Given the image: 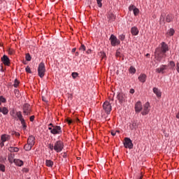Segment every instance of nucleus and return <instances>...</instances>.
<instances>
[{
  "mask_svg": "<svg viewBox=\"0 0 179 179\" xmlns=\"http://www.w3.org/2000/svg\"><path fill=\"white\" fill-rule=\"evenodd\" d=\"M169 50V45H167V43H166L165 42H162L161 43L160 52H159V48H157L155 50V54H156L155 58L158 62H162V59H163V58H166V52H167Z\"/></svg>",
  "mask_w": 179,
  "mask_h": 179,
  "instance_id": "f257e3e1",
  "label": "nucleus"
},
{
  "mask_svg": "<svg viewBox=\"0 0 179 179\" xmlns=\"http://www.w3.org/2000/svg\"><path fill=\"white\" fill-rule=\"evenodd\" d=\"M48 129L52 135H61L62 134V129L60 126L55 125L52 127H48Z\"/></svg>",
  "mask_w": 179,
  "mask_h": 179,
  "instance_id": "f03ea898",
  "label": "nucleus"
},
{
  "mask_svg": "<svg viewBox=\"0 0 179 179\" xmlns=\"http://www.w3.org/2000/svg\"><path fill=\"white\" fill-rule=\"evenodd\" d=\"M54 146V151L57 153H59L64 150V142H62L61 140L57 141L55 143Z\"/></svg>",
  "mask_w": 179,
  "mask_h": 179,
  "instance_id": "7ed1b4c3",
  "label": "nucleus"
},
{
  "mask_svg": "<svg viewBox=\"0 0 179 179\" xmlns=\"http://www.w3.org/2000/svg\"><path fill=\"white\" fill-rule=\"evenodd\" d=\"M38 75L41 78H44V75H45V65L43 62L40 63L38 65Z\"/></svg>",
  "mask_w": 179,
  "mask_h": 179,
  "instance_id": "20e7f679",
  "label": "nucleus"
},
{
  "mask_svg": "<svg viewBox=\"0 0 179 179\" xmlns=\"http://www.w3.org/2000/svg\"><path fill=\"white\" fill-rule=\"evenodd\" d=\"M109 40L113 47H115L116 45H120V44H121V41H120V39L117 38V36H115L114 34H112L110 36Z\"/></svg>",
  "mask_w": 179,
  "mask_h": 179,
  "instance_id": "39448f33",
  "label": "nucleus"
},
{
  "mask_svg": "<svg viewBox=\"0 0 179 179\" xmlns=\"http://www.w3.org/2000/svg\"><path fill=\"white\" fill-rule=\"evenodd\" d=\"M124 146L126 149H133L134 143H132V141L131 138L126 137L124 138Z\"/></svg>",
  "mask_w": 179,
  "mask_h": 179,
  "instance_id": "423d86ee",
  "label": "nucleus"
},
{
  "mask_svg": "<svg viewBox=\"0 0 179 179\" xmlns=\"http://www.w3.org/2000/svg\"><path fill=\"white\" fill-rule=\"evenodd\" d=\"M117 99L120 104H122V103H125V101H127V94L123 92H118Z\"/></svg>",
  "mask_w": 179,
  "mask_h": 179,
  "instance_id": "0eeeda50",
  "label": "nucleus"
},
{
  "mask_svg": "<svg viewBox=\"0 0 179 179\" xmlns=\"http://www.w3.org/2000/svg\"><path fill=\"white\" fill-rule=\"evenodd\" d=\"M103 108L105 111V113H106V114H110V113H111V110H112V106L111 104L110 103L109 101H106L103 103Z\"/></svg>",
  "mask_w": 179,
  "mask_h": 179,
  "instance_id": "6e6552de",
  "label": "nucleus"
},
{
  "mask_svg": "<svg viewBox=\"0 0 179 179\" xmlns=\"http://www.w3.org/2000/svg\"><path fill=\"white\" fill-rule=\"evenodd\" d=\"M30 113H31V108L30 107V104L24 103L23 105V114L25 115H30Z\"/></svg>",
  "mask_w": 179,
  "mask_h": 179,
  "instance_id": "1a4fd4ad",
  "label": "nucleus"
},
{
  "mask_svg": "<svg viewBox=\"0 0 179 179\" xmlns=\"http://www.w3.org/2000/svg\"><path fill=\"white\" fill-rule=\"evenodd\" d=\"M149 107H150V104L149 102H146L144 104L143 110L141 112L142 115H148V114H149V112L150 111Z\"/></svg>",
  "mask_w": 179,
  "mask_h": 179,
  "instance_id": "9d476101",
  "label": "nucleus"
},
{
  "mask_svg": "<svg viewBox=\"0 0 179 179\" xmlns=\"http://www.w3.org/2000/svg\"><path fill=\"white\" fill-rule=\"evenodd\" d=\"M1 61L6 66H9V65H10V59H9V57L5 55L1 57Z\"/></svg>",
  "mask_w": 179,
  "mask_h": 179,
  "instance_id": "9b49d317",
  "label": "nucleus"
},
{
  "mask_svg": "<svg viewBox=\"0 0 179 179\" xmlns=\"http://www.w3.org/2000/svg\"><path fill=\"white\" fill-rule=\"evenodd\" d=\"M167 68V65L162 64L160 67L156 69V72H157L158 73H164V71H166Z\"/></svg>",
  "mask_w": 179,
  "mask_h": 179,
  "instance_id": "f8f14e48",
  "label": "nucleus"
},
{
  "mask_svg": "<svg viewBox=\"0 0 179 179\" xmlns=\"http://www.w3.org/2000/svg\"><path fill=\"white\" fill-rule=\"evenodd\" d=\"M135 111L136 113H140L141 111H142V102L141 101H138L136 104H135Z\"/></svg>",
  "mask_w": 179,
  "mask_h": 179,
  "instance_id": "ddd939ff",
  "label": "nucleus"
},
{
  "mask_svg": "<svg viewBox=\"0 0 179 179\" xmlns=\"http://www.w3.org/2000/svg\"><path fill=\"white\" fill-rule=\"evenodd\" d=\"M27 143L33 146L36 143V137L33 135L29 136L27 139Z\"/></svg>",
  "mask_w": 179,
  "mask_h": 179,
  "instance_id": "4468645a",
  "label": "nucleus"
},
{
  "mask_svg": "<svg viewBox=\"0 0 179 179\" xmlns=\"http://www.w3.org/2000/svg\"><path fill=\"white\" fill-rule=\"evenodd\" d=\"M10 136L8 134H3L1 136V142H7L8 141H10Z\"/></svg>",
  "mask_w": 179,
  "mask_h": 179,
  "instance_id": "2eb2a0df",
  "label": "nucleus"
},
{
  "mask_svg": "<svg viewBox=\"0 0 179 179\" xmlns=\"http://www.w3.org/2000/svg\"><path fill=\"white\" fill-rule=\"evenodd\" d=\"M131 33L132 36H138V34H139V29H138L136 27H133L131 29Z\"/></svg>",
  "mask_w": 179,
  "mask_h": 179,
  "instance_id": "dca6fc26",
  "label": "nucleus"
},
{
  "mask_svg": "<svg viewBox=\"0 0 179 179\" xmlns=\"http://www.w3.org/2000/svg\"><path fill=\"white\" fill-rule=\"evenodd\" d=\"M153 93L156 94L157 97H162V92H160V90L157 87H154L152 89Z\"/></svg>",
  "mask_w": 179,
  "mask_h": 179,
  "instance_id": "f3484780",
  "label": "nucleus"
},
{
  "mask_svg": "<svg viewBox=\"0 0 179 179\" xmlns=\"http://www.w3.org/2000/svg\"><path fill=\"white\" fill-rule=\"evenodd\" d=\"M15 117H17L18 118V120L20 121V122L24 121V118H23V115H22L21 111L16 112Z\"/></svg>",
  "mask_w": 179,
  "mask_h": 179,
  "instance_id": "a211bd4d",
  "label": "nucleus"
},
{
  "mask_svg": "<svg viewBox=\"0 0 179 179\" xmlns=\"http://www.w3.org/2000/svg\"><path fill=\"white\" fill-rule=\"evenodd\" d=\"M108 22H114L115 20V15H114L113 13H109L108 14Z\"/></svg>",
  "mask_w": 179,
  "mask_h": 179,
  "instance_id": "6ab92c4d",
  "label": "nucleus"
},
{
  "mask_svg": "<svg viewBox=\"0 0 179 179\" xmlns=\"http://www.w3.org/2000/svg\"><path fill=\"white\" fill-rule=\"evenodd\" d=\"M0 113H2L3 115H8V113H9V109H8V108L6 107H0Z\"/></svg>",
  "mask_w": 179,
  "mask_h": 179,
  "instance_id": "aec40b11",
  "label": "nucleus"
},
{
  "mask_svg": "<svg viewBox=\"0 0 179 179\" xmlns=\"http://www.w3.org/2000/svg\"><path fill=\"white\" fill-rule=\"evenodd\" d=\"M138 80L142 83H145L146 82V74H141L138 77Z\"/></svg>",
  "mask_w": 179,
  "mask_h": 179,
  "instance_id": "412c9836",
  "label": "nucleus"
},
{
  "mask_svg": "<svg viewBox=\"0 0 179 179\" xmlns=\"http://www.w3.org/2000/svg\"><path fill=\"white\" fill-rule=\"evenodd\" d=\"M159 24H166V17H164V14H162L159 18Z\"/></svg>",
  "mask_w": 179,
  "mask_h": 179,
  "instance_id": "4be33fe9",
  "label": "nucleus"
},
{
  "mask_svg": "<svg viewBox=\"0 0 179 179\" xmlns=\"http://www.w3.org/2000/svg\"><path fill=\"white\" fill-rule=\"evenodd\" d=\"M13 163H15L16 166H18V167H22V166H23V161L20 159H14Z\"/></svg>",
  "mask_w": 179,
  "mask_h": 179,
  "instance_id": "5701e85b",
  "label": "nucleus"
},
{
  "mask_svg": "<svg viewBox=\"0 0 179 179\" xmlns=\"http://www.w3.org/2000/svg\"><path fill=\"white\" fill-rule=\"evenodd\" d=\"M129 128L131 130L136 129L138 128V124H136V122H131V123H130Z\"/></svg>",
  "mask_w": 179,
  "mask_h": 179,
  "instance_id": "b1692460",
  "label": "nucleus"
},
{
  "mask_svg": "<svg viewBox=\"0 0 179 179\" xmlns=\"http://www.w3.org/2000/svg\"><path fill=\"white\" fill-rule=\"evenodd\" d=\"M174 33H176V31L174 30V29L171 28L167 31L166 36H169V37H171L172 36H174Z\"/></svg>",
  "mask_w": 179,
  "mask_h": 179,
  "instance_id": "393cba45",
  "label": "nucleus"
},
{
  "mask_svg": "<svg viewBox=\"0 0 179 179\" xmlns=\"http://www.w3.org/2000/svg\"><path fill=\"white\" fill-rule=\"evenodd\" d=\"M173 15H171V14H168V15H166V22L167 23H171V22H173Z\"/></svg>",
  "mask_w": 179,
  "mask_h": 179,
  "instance_id": "a878e982",
  "label": "nucleus"
},
{
  "mask_svg": "<svg viewBox=\"0 0 179 179\" xmlns=\"http://www.w3.org/2000/svg\"><path fill=\"white\" fill-rule=\"evenodd\" d=\"M45 164L47 167H52V166H54V162H52L51 159H47L45 161Z\"/></svg>",
  "mask_w": 179,
  "mask_h": 179,
  "instance_id": "bb28decb",
  "label": "nucleus"
},
{
  "mask_svg": "<svg viewBox=\"0 0 179 179\" xmlns=\"http://www.w3.org/2000/svg\"><path fill=\"white\" fill-rule=\"evenodd\" d=\"M31 148H33V145H30L29 143L24 145V149L27 152H29V150H31Z\"/></svg>",
  "mask_w": 179,
  "mask_h": 179,
  "instance_id": "cd10ccee",
  "label": "nucleus"
},
{
  "mask_svg": "<svg viewBox=\"0 0 179 179\" xmlns=\"http://www.w3.org/2000/svg\"><path fill=\"white\" fill-rule=\"evenodd\" d=\"M14 157H15V155H13V154H10V155H8V162H9L10 163H13V161L15 160V159H13Z\"/></svg>",
  "mask_w": 179,
  "mask_h": 179,
  "instance_id": "c85d7f7f",
  "label": "nucleus"
},
{
  "mask_svg": "<svg viewBox=\"0 0 179 179\" xmlns=\"http://www.w3.org/2000/svg\"><path fill=\"white\" fill-rule=\"evenodd\" d=\"M8 150L9 152H19V148L17 147H10Z\"/></svg>",
  "mask_w": 179,
  "mask_h": 179,
  "instance_id": "c756f323",
  "label": "nucleus"
},
{
  "mask_svg": "<svg viewBox=\"0 0 179 179\" xmlns=\"http://www.w3.org/2000/svg\"><path fill=\"white\" fill-rule=\"evenodd\" d=\"M10 115H11L13 118L16 119V111L15 110V109H13L12 110H10Z\"/></svg>",
  "mask_w": 179,
  "mask_h": 179,
  "instance_id": "7c9ffc66",
  "label": "nucleus"
},
{
  "mask_svg": "<svg viewBox=\"0 0 179 179\" xmlns=\"http://www.w3.org/2000/svg\"><path fill=\"white\" fill-rule=\"evenodd\" d=\"M129 73H135L136 72V69H135V67L131 66L129 69Z\"/></svg>",
  "mask_w": 179,
  "mask_h": 179,
  "instance_id": "2f4dec72",
  "label": "nucleus"
},
{
  "mask_svg": "<svg viewBox=\"0 0 179 179\" xmlns=\"http://www.w3.org/2000/svg\"><path fill=\"white\" fill-rule=\"evenodd\" d=\"M21 124L24 131H26V129L27 128V124H26V122L23 120L22 122H21Z\"/></svg>",
  "mask_w": 179,
  "mask_h": 179,
  "instance_id": "473e14b6",
  "label": "nucleus"
},
{
  "mask_svg": "<svg viewBox=\"0 0 179 179\" xmlns=\"http://www.w3.org/2000/svg\"><path fill=\"white\" fill-rule=\"evenodd\" d=\"M115 57H117V58H121V57H122V55L121 54V52L120 51V50H117L116 51V53H115Z\"/></svg>",
  "mask_w": 179,
  "mask_h": 179,
  "instance_id": "72a5a7b5",
  "label": "nucleus"
},
{
  "mask_svg": "<svg viewBox=\"0 0 179 179\" xmlns=\"http://www.w3.org/2000/svg\"><path fill=\"white\" fill-rule=\"evenodd\" d=\"M25 59L26 61H31V56L30 55V54L29 53L26 54Z\"/></svg>",
  "mask_w": 179,
  "mask_h": 179,
  "instance_id": "f704fd0d",
  "label": "nucleus"
},
{
  "mask_svg": "<svg viewBox=\"0 0 179 179\" xmlns=\"http://www.w3.org/2000/svg\"><path fill=\"white\" fill-rule=\"evenodd\" d=\"M134 16H138L139 15V9L135 8L133 10Z\"/></svg>",
  "mask_w": 179,
  "mask_h": 179,
  "instance_id": "c9c22d12",
  "label": "nucleus"
},
{
  "mask_svg": "<svg viewBox=\"0 0 179 179\" xmlns=\"http://www.w3.org/2000/svg\"><path fill=\"white\" fill-rule=\"evenodd\" d=\"M169 65H170L171 69H174V67L176 66V63L174 62V61H171L169 62Z\"/></svg>",
  "mask_w": 179,
  "mask_h": 179,
  "instance_id": "e433bc0d",
  "label": "nucleus"
},
{
  "mask_svg": "<svg viewBox=\"0 0 179 179\" xmlns=\"http://www.w3.org/2000/svg\"><path fill=\"white\" fill-rule=\"evenodd\" d=\"M0 171L5 173V165L0 164Z\"/></svg>",
  "mask_w": 179,
  "mask_h": 179,
  "instance_id": "4c0bfd02",
  "label": "nucleus"
},
{
  "mask_svg": "<svg viewBox=\"0 0 179 179\" xmlns=\"http://www.w3.org/2000/svg\"><path fill=\"white\" fill-rule=\"evenodd\" d=\"M8 52L9 55H13V54H15V50L10 48L8 50Z\"/></svg>",
  "mask_w": 179,
  "mask_h": 179,
  "instance_id": "58836bf2",
  "label": "nucleus"
},
{
  "mask_svg": "<svg viewBox=\"0 0 179 179\" xmlns=\"http://www.w3.org/2000/svg\"><path fill=\"white\" fill-rule=\"evenodd\" d=\"M102 1L103 0H96L99 8H101V6H103V3H101Z\"/></svg>",
  "mask_w": 179,
  "mask_h": 179,
  "instance_id": "ea45409f",
  "label": "nucleus"
},
{
  "mask_svg": "<svg viewBox=\"0 0 179 179\" xmlns=\"http://www.w3.org/2000/svg\"><path fill=\"white\" fill-rule=\"evenodd\" d=\"M0 101L1 103H6V99L3 96H0Z\"/></svg>",
  "mask_w": 179,
  "mask_h": 179,
  "instance_id": "a19ab883",
  "label": "nucleus"
},
{
  "mask_svg": "<svg viewBox=\"0 0 179 179\" xmlns=\"http://www.w3.org/2000/svg\"><path fill=\"white\" fill-rule=\"evenodd\" d=\"M19 81L17 80V79H15V81H14V84H13V86L14 87H17L19 86Z\"/></svg>",
  "mask_w": 179,
  "mask_h": 179,
  "instance_id": "79ce46f5",
  "label": "nucleus"
},
{
  "mask_svg": "<svg viewBox=\"0 0 179 179\" xmlns=\"http://www.w3.org/2000/svg\"><path fill=\"white\" fill-rule=\"evenodd\" d=\"M80 51H86V46L85 45L82 44L81 46L79 48Z\"/></svg>",
  "mask_w": 179,
  "mask_h": 179,
  "instance_id": "37998d69",
  "label": "nucleus"
},
{
  "mask_svg": "<svg viewBox=\"0 0 179 179\" xmlns=\"http://www.w3.org/2000/svg\"><path fill=\"white\" fill-rule=\"evenodd\" d=\"M119 38L120 40H121V41H124L125 40V35L124 34L120 35Z\"/></svg>",
  "mask_w": 179,
  "mask_h": 179,
  "instance_id": "c03bdc74",
  "label": "nucleus"
},
{
  "mask_svg": "<svg viewBox=\"0 0 179 179\" xmlns=\"http://www.w3.org/2000/svg\"><path fill=\"white\" fill-rule=\"evenodd\" d=\"M78 73L77 72H73V73H72V74H71V76H72V78H73V79H76V78H78Z\"/></svg>",
  "mask_w": 179,
  "mask_h": 179,
  "instance_id": "a18cd8bd",
  "label": "nucleus"
},
{
  "mask_svg": "<svg viewBox=\"0 0 179 179\" xmlns=\"http://www.w3.org/2000/svg\"><path fill=\"white\" fill-rule=\"evenodd\" d=\"M54 148H55V145L53 144H48V149H50V150H54Z\"/></svg>",
  "mask_w": 179,
  "mask_h": 179,
  "instance_id": "49530a36",
  "label": "nucleus"
},
{
  "mask_svg": "<svg viewBox=\"0 0 179 179\" xmlns=\"http://www.w3.org/2000/svg\"><path fill=\"white\" fill-rule=\"evenodd\" d=\"M25 71L26 72H27V73H31V70L30 69L29 66H27L26 68H25Z\"/></svg>",
  "mask_w": 179,
  "mask_h": 179,
  "instance_id": "de8ad7c7",
  "label": "nucleus"
},
{
  "mask_svg": "<svg viewBox=\"0 0 179 179\" xmlns=\"http://www.w3.org/2000/svg\"><path fill=\"white\" fill-rule=\"evenodd\" d=\"M14 93H15L16 97H19V90H15Z\"/></svg>",
  "mask_w": 179,
  "mask_h": 179,
  "instance_id": "09e8293b",
  "label": "nucleus"
},
{
  "mask_svg": "<svg viewBox=\"0 0 179 179\" xmlns=\"http://www.w3.org/2000/svg\"><path fill=\"white\" fill-rule=\"evenodd\" d=\"M134 9H135V6H134V5H131L129 7V10H130V11H131V10L134 11Z\"/></svg>",
  "mask_w": 179,
  "mask_h": 179,
  "instance_id": "8fccbe9b",
  "label": "nucleus"
},
{
  "mask_svg": "<svg viewBox=\"0 0 179 179\" xmlns=\"http://www.w3.org/2000/svg\"><path fill=\"white\" fill-rule=\"evenodd\" d=\"M110 134H111V136H115V135H117V131H114V130H112L110 131Z\"/></svg>",
  "mask_w": 179,
  "mask_h": 179,
  "instance_id": "3c124183",
  "label": "nucleus"
},
{
  "mask_svg": "<svg viewBox=\"0 0 179 179\" xmlns=\"http://www.w3.org/2000/svg\"><path fill=\"white\" fill-rule=\"evenodd\" d=\"M42 100H43V101H44L45 103H48V100L47 99V98H45V96H42Z\"/></svg>",
  "mask_w": 179,
  "mask_h": 179,
  "instance_id": "603ef678",
  "label": "nucleus"
},
{
  "mask_svg": "<svg viewBox=\"0 0 179 179\" xmlns=\"http://www.w3.org/2000/svg\"><path fill=\"white\" fill-rule=\"evenodd\" d=\"M13 135H15V136H20V133L19 132H16V131H13Z\"/></svg>",
  "mask_w": 179,
  "mask_h": 179,
  "instance_id": "864d4df0",
  "label": "nucleus"
},
{
  "mask_svg": "<svg viewBox=\"0 0 179 179\" xmlns=\"http://www.w3.org/2000/svg\"><path fill=\"white\" fill-rule=\"evenodd\" d=\"M48 128H52V127H55V125H54L52 123H50L49 124H48Z\"/></svg>",
  "mask_w": 179,
  "mask_h": 179,
  "instance_id": "5fc2aeb1",
  "label": "nucleus"
},
{
  "mask_svg": "<svg viewBox=\"0 0 179 179\" xmlns=\"http://www.w3.org/2000/svg\"><path fill=\"white\" fill-rule=\"evenodd\" d=\"M176 71H177V72H178V73H179V63H177V64H176Z\"/></svg>",
  "mask_w": 179,
  "mask_h": 179,
  "instance_id": "6e6d98bb",
  "label": "nucleus"
},
{
  "mask_svg": "<svg viewBox=\"0 0 179 179\" xmlns=\"http://www.w3.org/2000/svg\"><path fill=\"white\" fill-rule=\"evenodd\" d=\"M30 121L31 122H33V121H34V115L30 117Z\"/></svg>",
  "mask_w": 179,
  "mask_h": 179,
  "instance_id": "4d7b16f0",
  "label": "nucleus"
},
{
  "mask_svg": "<svg viewBox=\"0 0 179 179\" xmlns=\"http://www.w3.org/2000/svg\"><path fill=\"white\" fill-rule=\"evenodd\" d=\"M129 93H131V94H134V93H135V90L134 89H131L130 91H129Z\"/></svg>",
  "mask_w": 179,
  "mask_h": 179,
  "instance_id": "13d9d810",
  "label": "nucleus"
},
{
  "mask_svg": "<svg viewBox=\"0 0 179 179\" xmlns=\"http://www.w3.org/2000/svg\"><path fill=\"white\" fill-rule=\"evenodd\" d=\"M66 122H68V124H69V125L72 124V120L67 119Z\"/></svg>",
  "mask_w": 179,
  "mask_h": 179,
  "instance_id": "bf43d9fd",
  "label": "nucleus"
},
{
  "mask_svg": "<svg viewBox=\"0 0 179 179\" xmlns=\"http://www.w3.org/2000/svg\"><path fill=\"white\" fill-rule=\"evenodd\" d=\"M62 156H63L64 159H66L68 155H67L66 152H64Z\"/></svg>",
  "mask_w": 179,
  "mask_h": 179,
  "instance_id": "052dcab7",
  "label": "nucleus"
},
{
  "mask_svg": "<svg viewBox=\"0 0 179 179\" xmlns=\"http://www.w3.org/2000/svg\"><path fill=\"white\" fill-rule=\"evenodd\" d=\"M75 51H76V48H73L71 50L72 52H75Z\"/></svg>",
  "mask_w": 179,
  "mask_h": 179,
  "instance_id": "680f3d73",
  "label": "nucleus"
},
{
  "mask_svg": "<svg viewBox=\"0 0 179 179\" xmlns=\"http://www.w3.org/2000/svg\"><path fill=\"white\" fill-rule=\"evenodd\" d=\"M3 143H5V142H2V141H1V146H3V145H4V144H3Z\"/></svg>",
  "mask_w": 179,
  "mask_h": 179,
  "instance_id": "e2e57ef3",
  "label": "nucleus"
},
{
  "mask_svg": "<svg viewBox=\"0 0 179 179\" xmlns=\"http://www.w3.org/2000/svg\"><path fill=\"white\" fill-rule=\"evenodd\" d=\"M142 176H140L137 179H142Z\"/></svg>",
  "mask_w": 179,
  "mask_h": 179,
  "instance_id": "0e129e2a",
  "label": "nucleus"
},
{
  "mask_svg": "<svg viewBox=\"0 0 179 179\" xmlns=\"http://www.w3.org/2000/svg\"><path fill=\"white\" fill-rule=\"evenodd\" d=\"M115 132H117L118 134H120V131H118V130H116V131H115Z\"/></svg>",
  "mask_w": 179,
  "mask_h": 179,
  "instance_id": "69168bd1",
  "label": "nucleus"
},
{
  "mask_svg": "<svg viewBox=\"0 0 179 179\" xmlns=\"http://www.w3.org/2000/svg\"><path fill=\"white\" fill-rule=\"evenodd\" d=\"M76 55H79V52H76Z\"/></svg>",
  "mask_w": 179,
  "mask_h": 179,
  "instance_id": "338daca9",
  "label": "nucleus"
},
{
  "mask_svg": "<svg viewBox=\"0 0 179 179\" xmlns=\"http://www.w3.org/2000/svg\"><path fill=\"white\" fill-rule=\"evenodd\" d=\"M150 55L149 53H147L146 57H149Z\"/></svg>",
  "mask_w": 179,
  "mask_h": 179,
  "instance_id": "774afa93",
  "label": "nucleus"
}]
</instances>
